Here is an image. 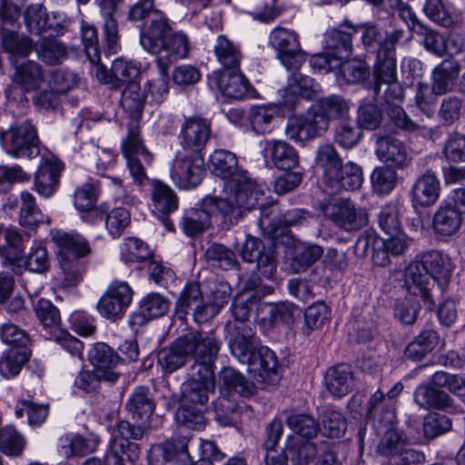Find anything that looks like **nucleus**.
Segmentation results:
<instances>
[{
	"instance_id": "1",
	"label": "nucleus",
	"mask_w": 465,
	"mask_h": 465,
	"mask_svg": "<svg viewBox=\"0 0 465 465\" xmlns=\"http://www.w3.org/2000/svg\"><path fill=\"white\" fill-rule=\"evenodd\" d=\"M210 169L225 181L224 197L218 199L231 207H237L245 213L254 208L263 194L258 185L238 166L234 153L225 150H216L210 156Z\"/></svg>"
},
{
	"instance_id": "2",
	"label": "nucleus",
	"mask_w": 465,
	"mask_h": 465,
	"mask_svg": "<svg viewBox=\"0 0 465 465\" xmlns=\"http://www.w3.org/2000/svg\"><path fill=\"white\" fill-rule=\"evenodd\" d=\"M450 278V270L441 253L430 251L411 262L404 272V288L410 295L420 297L429 309L434 302L430 291L437 281L442 288Z\"/></svg>"
},
{
	"instance_id": "3",
	"label": "nucleus",
	"mask_w": 465,
	"mask_h": 465,
	"mask_svg": "<svg viewBox=\"0 0 465 465\" xmlns=\"http://www.w3.org/2000/svg\"><path fill=\"white\" fill-rule=\"evenodd\" d=\"M140 42L145 51L157 55L159 70L166 75L167 68L173 63L174 40L170 21L163 12L155 11L147 19Z\"/></svg>"
},
{
	"instance_id": "4",
	"label": "nucleus",
	"mask_w": 465,
	"mask_h": 465,
	"mask_svg": "<svg viewBox=\"0 0 465 465\" xmlns=\"http://www.w3.org/2000/svg\"><path fill=\"white\" fill-rule=\"evenodd\" d=\"M198 379H193L182 386L183 406L178 410L176 420L184 425L197 427L203 422L202 410L208 401V392L214 389V376L209 371H197Z\"/></svg>"
},
{
	"instance_id": "5",
	"label": "nucleus",
	"mask_w": 465,
	"mask_h": 465,
	"mask_svg": "<svg viewBox=\"0 0 465 465\" xmlns=\"http://www.w3.org/2000/svg\"><path fill=\"white\" fill-rule=\"evenodd\" d=\"M57 255L66 286L76 285L83 278L84 265L79 261L91 252L87 241L79 234L58 232L54 236Z\"/></svg>"
},
{
	"instance_id": "6",
	"label": "nucleus",
	"mask_w": 465,
	"mask_h": 465,
	"mask_svg": "<svg viewBox=\"0 0 465 465\" xmlns=\"http://www.w3.org/2000/svg\"><path fill=\"white\" fill-rule=\"evenodd\" d=\"M318 207L326 220L346 232L357 231L367 225L369 221L364 209L357 208L350 200L336 195L324 197Z\"/></svg>"
},
{
	"instance_id": "7",
	"label": "nucleus",
	"mask_w": 465,
	"mask_h": 465,
	"mask_svg": "<svg viewBox=\"0 0 465 465\" xmlns=\"http://www.w3.org/2000/svg\"><path fill=\"white\" fill-rule=\"evenodd\" d=\"M222 214L228 217L229 221H237L244 213L237 207H231L226 203L221 202L218 197L208 196L203 200L202 209L195 210L183 221V230L188 236H194L204 231L211 224V216Z\"/></svg>"
},
{
	"instance_id": "8",
	"label": "nucleus",
	"mask_w": 465,
	"mask_h": 465,
	"mask_svg": "<svg viewBox=\"0 0 465 465\" xmlns=\"http://www.w3.org/2000/svg\"><path fill=\"white\" fill-rule=\"evenodd\" d=\"M3 143L6 153L15 158H32L39 154L35 130L27 121L12 126L3 135Z\"/></svg>"
},
{
	"instance_id": "9",
	"label": "nucleus",
	"mask_w": 465,
	"mask_h": 465,
	"mask_svg": "<svg viewBox=\"0 0 465 465\" xmlns=\"http://www.w3.org/2000/svg\"><path fill=\"white\" fill-rule=\"evenodd\" d=\"M328 130L327 120L315 112L312 106L303 114L288 119L286 135L295 143H305L321 136Z\"/></svg>"
},
{
	"instance_id": "10",
	"label": "nucleus",
	"mask_w": 465,
	"mask_h": 465,
	"mask_svg": "<svg viewBox=\"0 0 465 465\" xmlns=\"http://www.w3.org/2000/svg\"><path fill=\"white\" fill-rule=\"evenodd\" d=\"M270 43L278 52V58L287 71L300 70L305 62L301 51L298 35L292 31L279 27L272 31Z\"/></svg>"
},
{
	"instance_id": "11",
	"label": "nucleus",
	"mask_w": 465,
	"mask_h": 465,
	"mask_svg": "<svg viewBox=\"0 0 465 465\" xmlns=\"http://www.w3.org/2000/svg\"><path fill=\"white\" fill-rule=\"evenodd\" d=\"M133 301V291L125 282H113L97 302L99 313L113 322L121 319Z\"/></svg>"
},
{
	"instance_id": "12",
	"label": "nucleus",
	"mask_w": 465,
	"mask_h": 465,
	"mask_svg": "<svg viewBox=\"0 0 465 465\" xmlns=\"http://www.w3.org/2000/svg\"><path fill=\"white\" fill-rule=\"evenodd\" d=\"M273 290L272 286L262 284L260 279L256 276L246 281L243 292L234 299L232 305L235 320L241 322L247 321L258 302L264 296L272 294Z\"/></svg>"
},
{
	"instance_id": "13",
	"label": "nucleus",
	"mask_w": 465,
	"mask_h": 465,
	"mask_svg": "<svg viewBox=\"0 0 465 465\" xmlns=\"http://www.w3.org/2000/svg\"><path fill=\"white\" fill-rule=\"evenodd\" d=\"M88 359L104 381L114 383L118 381L121 376V359L107 344L95 343L88 352Z\"/></svg>"
},
{
	"instance_id": "14",
	"label": "nucleus",
	"mask_w": 465,
	"mask_h": 465,
	"mask_svg": "<svg viewBox=\"0 0 465 465\" xmlns=\"http://www.w3.org/2000/svg\"><path fill=\"white\" fill-rule=\"evenodd\" d=\"M144 430L141 426L134 425L127 420H121L116 425L110 446L114 450H121L123 455L134 462L140 457L139 444L134 440H141Z\"/></svg>"
},
{
	"instance_id": "15",
	"label": "nucleus",
	"mask_w": 465,
	"mask_h": 465,
	"mask_svg": "<svg viewBox=\"0 0 465 465\" xmlns=\"http://www.w3.org/2000/svg\"><path fill=\"white\" fill-rule=\"evenodd\" d=\"M211 136L210 124L200 117H189L180 128V144L183 149L198 153L206 145Z\"/></svg>"
},
{
	"instance_id": "16",
	"label": "nucleus",
	"mask_w": 465,
	"mask_h": 465,
	"mask_svg": "<svg viewBox=\"0 0 465 465\" xmlns=\"http://www.w3.org/2000/svg\"><path fill=\"white\" fill-rule=\"evenodd\" d=\"M242 257L245 262H256L258 271L266 278H272L276 272L274 252L266 249L262 242L254 237H248L242 249Z\"/></svg>"
},
{
	"instance_id": "17",
	"label": "nucleus",
	"mask_w": 465,
	"mask_h": 465,
	"mask_svg": "<svg viewBox=\"0 0 465 465\" xmlns=\"http://www.w3.org/2000/svg\"><path fill=\"white\" fill-rule=\"evenodd\" d=\"M152 212L159 222L170 232L173 223L170 215L174 210V194L172 188L160 180L152 183Z\"/></svg>"
},
{
	"instance_id": "18",
	"label": "nucleus",
	"mask_w": 465,
	"mask_h": 465,
	"mask_svg": "<svg viewBox=\"0 0 465 465\" xmlns=\"http://www.w3.org/2000/svg\"><path fill=\"white\" fill-rule=\"evenodd\" d=\"M387 236L385 239L378 237L374 241V252L371 255L373 263L381 267L391 262V255L404 254L410 245L409 238L401 231Z\"/></svg>"
},
{
	"instance_id": "19",
	"label": "nucleus",
	"mask_w": 465,
	"mask_h": 465,
	"mask_svg": "<svg viewBox=\"0 0 465 465\" xmlns=\"http://www.w3.org/2000/svg\"><path fill=\"white\" fill-rule=\"evenodd\" d=\"M376 155L381 162L399 169H403L410 163L404 143L394 135H384L377 138Z\"/></svg>"
},
{
	"instance_id": "20",
	"label": "nucleus",
	"mask_w": 465,
	"mask_h": 465,
	"mask_svg": "<svg viewBox=\"0 0 465 465\" xmlns=\"http://www.w3.org/2000/svg\"><path fill=\"white\" fill-rule=\"evenodd\" d=\"M211 81L228 98L242 99L249 91V83L238 68L214 72Z\"/></svg>"
},
{
	"instance_id": "21",
	"label": "nucleus",
	"mask_w": 465,
	"mask_h": 465,
	"mask_svg": "<svg viewBox=\"0 0 465 465\" xmlns=\"http://www.w3.org/2000/svg\"><path fill=\"white\" fill-rule=\"evenodd\" d=\"M298 71H291L289 84L282 90V104L285 107H293L299 97L311 99L319 91L320 86L312 78Z\"/></svg>"
},
{
	"instance_id": "22",
	"label": "nucleus",
	"mask_w": 465,
	"mask_h": 465,
	"mask_svg": "<svg viewBox=\"0 0 465 465\" xmlns=\"http://www.w3.org/2000/svg\"><path fill=\"white\" fill-rule=\"evenodd\" d=\"M262 153L265 158H271L273 165L281 170L290 171L299 163L297 151L284 141H264Z\"/></svg>"
},
{
	"instance_id": "23",
	"label": "nucleus",
	"mask_w": 465,
	"mask_h": 465,
	"mask_svg": "<svg viewBox=\"0 0 465 465\" xmlns=\"http://www.w3.org/2000/svg\"><path fill=\"white\" fill-rule=\"evenodd\" d=\"M440 194V182L431 171L420 175L411 187V197L415 204L422 207L433 205Z\"/></svg>"
},
{
	"instance_id": "24",
	"label": "nucleus",
	"mask_w": 465,
	"mask_h": 465,
	"mask_svg": "<svg viewBox=\"0 0 465 465\" xmlns=\"http://www.w3.org/2000/svg\"><path fill=\"white\" fill-rule=\"evenodd\" d=\"M62 165L54 161H45L38 168L34 181L35 192L44 198L52 197L57 191Z\"/></svg>"
},
{
	"instance_id": "25",
	"label": "nucleus",
	"mask_w": 465,
	"mask_h": 465,
	"mask_svg": "<svg viewBox=\"0 0 465 465\" xmlns=\"http://www.w3.org/2000/svg\"><path fill=\"white\" fill-rule=\"evenodd\" d=\"M203 173V159L198 153H191L179 161L176 170L178 186L184 190L197 186L202 181Z\"/></svg>"
},
{
	"instance_id": "26",
	"label": "nucleus",
	"mask_w": 465,
	"mask_h": 465,
	"mask_svg": "<svg viewBox=\"0 0 465 465\" xmlns=\"http://www.w3.org/2000/svg\"><path fill=\"white\" fill-rule=\"evenodd\" d=\"M13 74V82L24 92H33L41 87L45 82L44 70L38 63L28 60L16 64Z\"/></svg>"
},
{
	"instance_id": "27",
	"label": "nucleus",
	"mask_w": 465,
	"mask_h": 465,
	"mask_svg": "<svg viewBox=\"0 0 465 465\" xmlns=\"http://www.w3.org/2000/svg\"><path fill=\"white\" fill-rule=\"evenodd\" d=\"M462 222L460 211L453 208L450 203H443L433 215L432 226L437 234L450 236L459 232Z\"/></svg>"
},
{
	"instance_id": "28",
	"label": "nucleus",
	"mask_w": 465,
	"mask_h": 465,
	"mask_svg": "<svg viewBox=\"0 0 465 465\" xmlns=\"http://www.w3.org/2000/svg\"><path fill=\"white\" fill-rule=\"evenodd\" d=\"M460 64L455 59H444L432 71V86L436 94H444L452 90Z\"/></svg>"
},
{
	"instance_id": "29",
	"label": "nucleus",
	"mask_w": 465,
	"mask_h": 465,
	"mask_svg": "<svg viewBox=\"0 0 465 465\" xmlns=\"http://www.w3.org/2000/svg\"><path fill=\"white\" fill-rule=\"evenodd\" d=\"M100 439L91 435L84 438L81 435L63 436L59 440V452L65 459L84 456L96 450Z\"/></svg>"
},
{
	"instance_id": "30",
	"label": "nucleus",
	"mask_w": 465,
	"mask_h": 465,
	"mask_svg": "<svg viewBox=\"0 0 465 465\" xmlns=\"http://www.w3.org/2000/svg\"><path fill=\"white\" fill-rule=\"evenodd\" d=\"M354 386V377L351 367L340 364L331 368L326 374V387L334 397L347 395Z\"/></svg>"
},
{
	"instance_id": "31",
	"label": "nucleus",
	"mask_w": 465,
	"mask_h": 465,
	"mask_svg": "<svg viewBox=\"0 0 465 465\" xmlns=\"http://www.w3.org/2000/svg\"><path fill=\"white\" fill-rule=\"evenodd\" d=\"M283 449L292 465H308L318 453L314 442L297 436L288 437Z\"/></svg>"
},
{
	"instance_id": "32",
	"label": "nucleus",
	"mask_w": 465,
	"mask_h": 465,
	"mask_svg": "<svg viewBox=\"0 0 465 465\" xmlns=\"http://www.w3.org/2000/svg\"><path fill=\"white\" fill-rule=\"evenodd\" d=\"M363 181V173L360 165L349 162L342 165L338 171L336 179H330L326 183V190L339 192L341 189L348 191L357 190L361 186Z\"/></svg>"
},
{
	"instance_id": "33",
	"label": "nucleus",
	"mask_w": 465,
	"mask_h": 465,
	"mask_svg": "<svg viewBox=\"0 0 465 465\" xmlns=\"http://www.w3.org/2000/svg\"><path fill=\"white\" fill-rule=\"evenodd\" d=\"M278 361L275 353L268 348H262L255 353L248 368L255 376H259L262 382H272L275 381Z\"/></svg>"
},
{
	"instance_id": "34",
	"label": "nucleus",
	"mask_w": 465,
	"mask_h": 465,
	"mask_svg": "<svg viewBox=\"0 0 465 465\" xmlns=\"http://www.w3.org/2000/svg\"><path fill=\"white\" fill-rule=\"evenodd\" d=\"M154 401L147 387L135 388L128 397L126 402L127 411L136 420H147L154 411Z\"/></svg>"
},
{
	"instance_id": "35",
	"label": "nucleus",
	"mask_w": 465,
	"mask_h": 465,
	"mask_svg": "<svg viewBox=\"0 0 465 465\" xmlns=\"http://www.w3.org/2000/svg\"><path fill=\"white\" fill-rule=\"evenodd\" d=\"M315 164L322 169L325 184L330 179H336L341 167V159L331 144L322 143L317 148Z\"/></svg>"
},
{
	"instance_id": "36",
	"label": "nucleus",
	"mask_w": 465,
	"mask_h": 465,
	"mask_svg": "<svg viewBox=\"0 0 465 465\" xmlns=\"http://www.w3.org/2000/svg\"><path fill=\"white\" fill-rule=\"evenodd\" d=\"M1 44L5 52L9 54L14 65L16 64L17 57H26L35 49L32 40L28 37L4 29L1 31Z\"/></svg>"
},
{
	"instance_id": "37",
	"label": "nucleus",
	"mask_w": 465,
	"mask_h": 465,
	"mask_svg": "<svg viewBox=\"0 0 465 465\" xmlns=\"http://www.w3.org/2000/svg\"><path fill=\"white\" fill-rule=\"evenodd\" d=\"M98 192L91 183H84L78 187L74 192V205L78 212L82 213L84 220H88L90 215H99L102 213L97 207Z\"/></svg>"
},
{
	"instance_id": "38",
	"label": "nucleus",
	"mask_w": 465,
	"mask_h": 465,
	"mask_svg": "<svg viewBox=\"0 0 465 465\" xmlns=\"http://www.w3.org/2000/svg\"><path fill=\"white\" fill-rule=\"evenodd\" d=\"M20 198L19 223L23 227L35 229L38 224L48 220L38 208L35 198L31 193L23 191L20 194Z\"/></svg>"
},
{
	"instance_id": "39",
	"label": "nucleus",
	"mask_w": 465,
	"mask_h": 465,
	"mask_svg": "<svg viewBox=\"0 0 465 465\" xmlns=\"http://www.w3.org/2000/svg\"><path fill=\"white\" fill-rule=\"evenodd\" d=\"M220 351V343L213 336L202 337L196 345L195 362L203 372L213 373V366Z\"/></svg>"
},
{
	"instance_id": "40",
	"label": "nucleus",
	"mask_w": 465,
	"mask_h": 465,
	"mask_svg": "<svg viewBox=\"0 0 465 465\" xmlns=\"http://www.w3.org/2000/svg\"><path fill=\"white\" fill-rule=\"evenodd\" d=\"M324 47L330 54L342 61L352 52L351 34L339 29H331L325 34Z\"/></svg>"
},
{
	"instance_id": "41",
	"label": "nucleus",
	"mask_w": 465,
	"mask_h": 465,
	"mask_svg": "<svg viewBox=\"0 0 465 465\" xmlns=\"http://www.w3.org/2000/svg\"><path fill=\"white\" fill-rule=\"evenodd\" d=\"M316 113L327 120L328 126L330 121L333 119H344L349 114V105L347 102L339 95H330L320 99L312 105Z\"/></svg>"
},
{
	"instance_id": "42",
	"label": "nucleus",
	"mask_w": 465,
	"mask_h": 465,
	"mask_svg": "<svg viewBox=\"0 0 465 465\" xmlns=\"http://www.w3.org/2000/svg\"><path fill=\"white\" fill-rule=\"evenodd\" d=\"M38 58L45 64L54 65L63 63L67 57L65 45L54 38H44L35 45Z\"/></svg>"
},
{
	"instance_id": "43",
	"label": "nucleus",
	"mask_w": 465,
	"mask_h": 465,
	"mask_svg": "<svg viewBox=\"0 0 465 465\" xmlns=\"http://www.w3.org/2000/svg\"><path fill=\"white\" fill-rule=\"evenodd\" d=\"M414 399L425 410L446 409L451 405L446 392L427 385H420L416 389Z\"/></svg>"
},
{
	"instance_id": "44",
	"label": "nucleus",
	"mask_w": 465,
	"mask_h": 465,
	"mask_svg": "<svg viewBox=\"0 0 465 465\" xmlns=\"http://www.w3.org/2000/svg\"><path fill=\"white\" fill-rule=\"evenodd\" d=\"M214 54L223 70L236 69L239 67L242 54L240 49L224 35H219L214 45Z\"/></svg>"
},
{
	"instance_id": "45",
	"label": "nucleus",
	"mask_w": 465,
	"mask_h": 465,
	"mask_svg": "<svg viewBox=\"0 0 465 465\" xmlns=\"http://www.w3.org/2000/svg\"><path fill=\"white\" fill-rule=\"evenodd\" d=\"M319 430L323 436L330 438H340L347 430V421L344 416L338 411L331 408L324 410L320 417Z\"/></svg>"
},
{
	"instance_id": "46",
	"label": "nucleus",
	"mask_w": 465,
	"mask_h": 465,
	"mask_svg": "<svg viewBox=\"0 0 465 465\" xmlns=\"http://www.w3.org/2000/svg\"><path fill=\"white\" fill-rule=\"evenodd\" d=\"M157 361L162 371V378L158 381V387L165 389L167 391L163 393V397L172 400L174 397L170 380L174 371V348L173 344L160 350Z\"/></svg>"
},
{
	"instance_id": "47",
	"label": "nucleus",
	"mask_w": 465,
	"mask_h": 465,
	"mask_svg": "<svg viewBox=\"0 0 465 465\" xmlns=\"http://www.w3.org/2000/svg\"><path fill=\"white\" fill-rule=\"evenodd\" d=\"M145 102V94L138 83H130L122 94L121 105L133 118H140Z\"/></svg>"
},
{
	"instance_id": "48",
	"label": "nucleus",
	"mask_w": 465,
	"mask_h": 465,
	"mask_svg": "<svg viewBox=\"0 0 465 465\" xmlns=\"http://www.w3.org/2000/svg\"><path fill=\"white\" fill-rule=\"evenodd\" d=\"M375 84H382L397 80V64L394 54L378 50L374 68Z\"/></svg>"
},
{
	"instance_id": "49",
	"label": "nucleus",
	"mask_w": 465,
	"mask_h": 465,
	"mask_svg": "<svg viewBox=\"0 0 465 465\" xmlns=\"http://www.w3.org/2000/svg\"><path fill=\"white\" fill-rule=\"evenodd\" d=\"M438 336L432 331H422L405 349L406 358L411 361H420L428 355L435 347Z\"/></svg>"
},
{
	"instance_id": "50",
	"label": "nucleus",
	"mask_w": 465,
	"mask_h": 465,
	"mask_svg": "<svg viewBox=\"0 0 465 465\" xmlns=\"http://www.w3.org/2000/svg\"><path fill=\"white\" fill-rule=\"evenodd\" d=\"M0 239L5 242V245L0 249L2 256L11 263H15L22 259L23 237L13 228L0 230Z\"/></svg>"
},
{
	"instance_id": "51",
	"label": "nucleus",
	"mask_w": 465,
	"mask_h": 465,
	"mask_svg": "<svg viewBox=\"0 0 465 465\" xmlns=\"http://www.w3.org/2000/svg\"><path fill=\"white\" fill-rule=\"evenodd\" d=\"M276 114V109L265 105L252 106L248 113V120L252 129L257 134L270 133L272 123Z\"/></svg>"
},
{
	"instance_id": "52",
	"label": "nucleus",
	"mask_w": 465,
	"mask_h": 465,
	"mask_svg": "<svg viewBox=\"0 0 465 465\" xmlns=\"http://www.w3.org/2000/svg\"><path fill=\"white\" fill-rule=\"evenodd\" d=\"M219 379L228 391H233L243 397H249L253 392V384L232 368L223 369Z\"/></svg>"
},
{
	"instance_id": "53",
	"label": "nucleus",
	"mask_w": 465,
	"mask_h": 465,
	"mask_svg": "<svg viewBox=\"0 0 465 465\" xmlns=\"http://www.w3.org/2000/svg\"><path fill=\"white\" fill-rule=\"evenodd\" d=\"M287 426L298 436L305 440H311L316 437L319 431V424L315 420L304 413L292 414L287 419Z\"/></svg>"
},
{
	"instance_id": "54",
	"label": "nucleus",
	"mask_w": 465,
	"mask_h": 465,
	"mask_svg": "<svg viewBox=\"0 0 465 465\" xmlns=\"http://www.w3.org/2000/svg\"><path fill=\"white\" fill-rule=\"evenodd\" d=\"M112 74L115 79L114 89H119L122 84L137 83L135 80L140 74V69L133 61L117 58L113 62Z\"/></svg>"
},
{
	"instance_id": "55",
	"label": "nucleus",
	"mask_w": 465,
	"mask_h": 465,
	"mask_svg": "<svg viewBox=\"0 0 465 465\" xmlns=\"http://www.w3.org/2000/svg\"><path fill=\"white\" fill-rule=\"evenodd\" d=\"M27 360L26 350H10L0 359V373L7 379L14 378L20 372Z\"/></svg>"
},
{
	"instance_id": "56",
	"label": "nucleus",
	"mask_w": 465,
	"mask_h": 465,
	"mask_svg": "<svg viewBox=\"0 0 465 465\" xmlns=\"http://www.w3.org/2000/svg\"><path fill=\"white\" fill-rule=\"evenodd\" d=\"M406 443V437L391 424L384 430L378 448L381 454L391 456L392 459L398 452L402 450Z\"/></svg>"
},
{
	"instance_id": "57",
	"label": "nucleus",
	"mask_w": 465,
	"mask_h": 465,
	"mask_svg": "<svg viewBox=\"0 0 465 465\" xmlns=\"http://www.w3.org/2000/svg\"><path fill=\"white\" fill-rule=\"evenodd\" d=\"M398 174L390 165L377 166L371 175V181L374 191L378 193H388L396 186Z\"/></svg>"
},
{
	"instance_id": "58",
	"label": "nucleus",
	"mask_w": 465,
	"mask_h": 465,
	"mask_svg": "<svg viewBox=\"0 0 465 465\" xmlns=\"http://www.w3.org/2000/svg\"><path fill=\"white\" fill-rule=\"evenodd\" d=\"M340 73L348 84H359L369 76L367 64L360 59L340 61Z\"/></svg>"
},
{
	"instance_id": "59",
	"label": "nucleus",
	"mask_w": 465,
	"mask_h": 465,
	"mask_svg": "<svg viewBox=\"0 0 465 465\" xmlns=\"http://www.w3.org/2000/svg\"><path fill=\"white\" fill-rule=\"evenodd\" d=\"M122 148L124 157L140 156L148 163L152 162V154L143 146L137 127H132L128 130L126 138L123 142Z\"/></svg>"
},
{
	"instance_id": "60",
	"label": "nucleus",
	"mask_w": 465,
	"mask_h": 465,
	"mask_svg": "<svg viewBox=\"0 0 465 465\" xmlns=\"http://www.w3.org/2000/svg\"><path fill=\"white\" fill-rule=\"evenodd\" d=\"M25 440L18 432L10 426L0 430V450L8 456H18L22 453Z\"/></svg>"
},
{
	"instance_id": "61",
	"label": "nucleus",
	"mask_w": 465,
	"mask_h": 465,
	"mask_svg": "<svg viewBox=\"0 0 465 465\" xmlns=\"http://www.w3.org/2000/svg\"><path fill=\"white\" fill-rule=\"evenodd\" d=\"M330 315L327 305L323 302H315L304 312L305 328L303 332L309 335L312 331L317 330L323 325Z\"/></svg>"
},
{
	"instance_id": "62",
	"label": "nucleus",
	"mask_w": 465,
	"mask_h": 465,
	"mask_svg": "<svg viewBox=\"0 0 465 465\" xmlns=\"http://www.w3.org/2000/svg\"><path fill=\"white\" fill-rule=\"evenodd\" d=\"M38 321L45 328L56 329L61 322L58 309L48 300L41 299L35 305Z\"/></svg>"
},
{
	"instance_id": "63",
	"label": "nucleus",
	"mask_w": 465,
	"mask_h": 465,
	"mask_svg": "<svg viewBox=\"0 0 465 465\" xmlns=\"http://www.w3.org/2000/svg\"><path fill=\"white\" fill-rule=\"evenodd\" d=\"M50 262L46 248L39 243L32 246L25 257V267L30 272L43 273L48 270Z\"/></svg>"
},
{
	"instance_id": "64",
	"label": "nucleus",
	"mask_w": 465,
	"mask_h": 465,
	"mask_svg": "<svg viewBox=\"0 0 465 465\" xmlns=\"http://www.w3.org/2000/svg\"><path fill=\"white\" fill-rule=\"evenodd\" d=\"M442 153L450 162H465V135L454 133L449 135Z\"/></svg>"
}]
</instances>
